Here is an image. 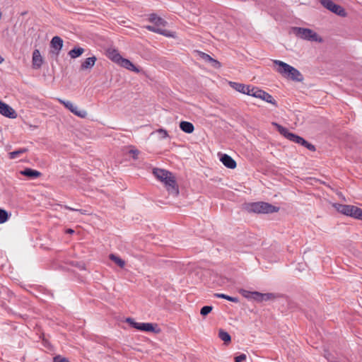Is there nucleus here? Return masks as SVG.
<instances>
[{
	"label": "nucleus",
	"instance_id": "obj_7",
	"mask_svg": "<svg viewBox=\"0 0 362 362\" xmlns=\"http://www.w3.org/2000/svg\"><path fill=\"white\" fill-rule=\"evenodd\" d=\"M320 2L325 8L332 13L341 17L346 16V12L344 8L340 5L336 4L332 0H320Z\"/></svg>",
	"mask_w": 362,
	"mask_h": 362
},
{
	"label": "nucleus",
	"instance_id": "obj_6",
	"mask_svg": "<svg viewBox=\"0 0 362 362\" xmlns=\"http://www.w3.org/2000/svg\"><path fill=\"white\" fill-rule=\"evenodd\" d=\"M295 33L299 37L313 42H321L322 39L320 38L317 34L309 28H295Z\"/></svg>",
	"mask_w": 362,
	"mask_h": 362
},
{
	"label": "nucleus",
	"instance_id": "obj_4",
	"mask_svg": "<svg viewBox=\"0 0 362 362\" xmlns=\"http://www.w3.org/2000/svg\"><path fill=\"white\" fill-rule=\"evenodd\" d=\"M273 124L276 127L279 132L283 135L284 137H286V139H288V140L294 142V143H296V144H300L303 146H305V148H307L308 150L311 151H315V147L314 145H313L312 144L310 143H308L307 141H305L303 137L301 136H299L295 134H293L291 132H289V131L278 124L277 123H273Z\"/></svg>",
	"mask_w": 362,
	"mask_h": 362
},
{
	"label": "nucleus",
	"instance_id": "obj_40",
	"mask_svg": "<svg viewBox=\"0 0 362 362\" xmlns=\"http://www.w3.org/2000/svg\"><path fill=\"white\" fill-rule=\"evenodd\" d=\"M139 152L138 150L132 149V150L129 151V153L133 155L134 159H137V156L139 155Z\"/></svg>",
	"mask_w": 362,
	"mask_h": 362
},
{
	"label": "nucleus",
	"instance_id": "obj_26",
	"mask_svg": "<svg viewBox=\"0 0 362 362\" xmlns=\"http://www.w3.org/2000/svg\"><path fill=\"white\" fill-rule=\"evenodd\" d=\"M350 205L341 204H334V206L337 209V211L340 212L342 214L348 216L349 209Z\"/></svg>",
	"mask_w": 362,
	"mask_h": 362
},
{
	"label": "nucleus",
	"instance_id": "obj_23",
	"mask_svg": "<svg viewBox=\"0 0 362 362\" xmlns=\"http://www.w3.org/2000/svg\"><path fill=\"white\" fill-rule=\"evenodd\" d=\"M361 209L353 205H350L348 216L358 219L361 215Z\"/></svg>",
	"mask_w": 362,
	"mask_h": 362
},
{
	"label": "nucleus",
	"instance_id": "obj_43",
	"mask_svg": "<svg viewBox=\"0 0 362 362\" xmlns=\"http://www.w3.org/2000/svg\"><path fill=\"white\" fill-rule=\"evenodd\" d=\"M74 230L73 229L69 228L66 230V233L72 234L74 233Z\"/></svg>",
	"mask_w": 362,
	"mask_h": 362
},
{
	"label": "nucleus",
	"instance_id": "obj_14",
	"mask_svg": "<svg viewBox=\"0 0 362 362\" xmlns=\"http://www.w3.org/2000/svg\"><path fill=\"white\" fill-rule=\"evenodd\" d=\"M275 298V296L273 293H262L257 291H253L252 293V298L257 302L267 301L269 300H273Z\"/></svg>",
	"mask_w": 362,
	"mask_h": 362
},
{
	"label": "nucleus",
	"instance_id": "obj_16",
	"mask_svg": "<svg viewBox=\"0 0 362 362\" xmlns=\"http://www.w3.org/2000/svg\"><path fill=\"white\" fill-rule=\"evenodd\" d=\"M20 174L22 175H24L25 177H28V178H30V179H35L37 177L42 176V173H40L36 170H33L32 168H25L23 170H21Z\"/></svg>",
	"mask_w": 362,
	"mask_h": 362
},
{
	"label": "nucleus",
	"instance_id": "obj_12",
	"mask_svg": "<svg viewBox=\"0 0 362 362\" xmlns=\"http://www.w3.org/2000/svg\"><path fill=\"white\" fill-rule=\"evenodd\" d=\"M63 47V40L59 37H54L50 42V53L58 55Z\"/></svg>",
	"mask_w": 362,
	"mask_h": 362
},
{
	"label": "nucleus",
	"instance_id": "obj_35",
	"mask_svg": "<svg viewBox=\"0 0 362 362\" xmlns=\"http://www.w3.org/2000/svg\"><path fill=\"white\" fill-rule=\"evenodd\" d=\"M252 293L251 291H248L247 290H245V289H241L240 291V293L244 296L245 298H248V299H251L252 298Z\"/></svg>",
	"mask_w": 362,
	"mask_h": 362
},
{
	"label": "nucleus",
	"instance_id": "obj_41",
	"mask_svg": "<svg viewBox=\"0 0 362 362\" xmlns=\"http://www.w3.org/2000/svg\"><path fill=\"white\" fill-rule=\"evenodd\" d=\"M325 358H326L328 361H331V362H334V361H333V356L331 355V354H329V353H328V352H325Z\"/></svg>",
	"mask_w": 362,
	"mask_h": 362
},
{
	"label": "nucleus",
	"instance_id": "obj_33",
	"mask_svg": "<svg viewBox=\"0 0 362 362\" xmlns=\"http://www.w3.org/2000/svg\"><path fill=\"white\" fill-rule=\"evenodd\" d=\"M64 207L70 211H78L81 214H89V213L86 210L79 209H76V208H72L69 206H64Z\"/></svg>",
	"mask_w": 362,
	"mask_h": 362
},
{
	"label": "nucleus",
	"instance_id": "obj_34",
	"mask_svg": "<svg viewBox=\"0 0 362 362\" xmlns=\"http://www.w3.org/2000/svg\"><path fill=\"white\" fill-rule=\"evenodd\" d=\"M199 52V55L202 57V59H203L206 62H209L210 63L213 59L211 57H210L209 54H207L204 52Z\"/></svg>",
	"mask_w": 362,
	"mask_h": 362
},
{
	"label": "nucleus",
	"instance_id": "obj_32",
	"mask_svg": "<svg viewBox=\"0 0 362 362\" xmlns=\"http://www.w3.org/2000/svg\"><path fill=\"white\" fill-rule=\"evenodd\" d=\"M212 309H213L212 306H208V305L204 306L200 310V314L203 316H206L211 312Z\"/></svg>",
	"mask_w": 362,
	"mask_h": 362
},
{
	"label": "nucleus",
	"instance_id": "obj_44",
	"mask_svg": "<svg viewBox=\"0 0 362 362\" xmlns=\"http://www.w3.org/2000/svg\"><path fill=\"white\" fill-rule=\"evenodd\" d=\"M4 61V57L0 55V64H1Z\"/></svg>",
	"mask_w": 362,
	"mask_h": 362
},
{
	"label": "nucleus",
	"instance_id": "obj_36",
	"mask_svg": "<svg viewBox=\"0 0 362 362\" xmlns=\"http://www.w3.org/2000/svg\"><path fill=\"white\" fill-rule=\"evenodd\" d=\"M53 362H69V361L65 357L57 355L53 358Z\"/></svg>",
	"mask_w": 362,
	"mask_h": 362
},
{
	"label": "nucleus",
	"instance_id": "obj_20",
	"mask_svg": "<svg viewBox=\"0 0 362 362\" xmlns=\"http://www.w3.org/2000/svg\"><path fill=\"white\" fill-rule=\"evenodd\" d=\"M97 60V58L95 56L88 57L85 59L83 62H82L81 65V70H86L91 69L94 66L95 62Z\"/></svg>",
	"mask_w": 362,
	"mask_h": 362
},
{
	"label": "nucleus",
	"instance_id": "obj_8",
	"mask_svg": "<svg viewBox=\"0 0 362 362\" xmlns=\"http://www.w3.org/2000/svg\"><path fill=\"white\" fill-rule=\"evenodd\" d=\"M251 96L259 98L267 103H271L276 107L277 106V103L276 100L272 97V95L265 92L264 90L259 89L257 87H252V93Z\"/></svg>",
	"mask_w": 362,
	"mask_h": 362
},
{
	"label": "nucleus",
	"instance_id": "obj_9",
	"mask_svg": "<svg viewBox=\"0 0 362 362\" xmlns=\"http://www.w3.org/2000/svg\"><path fill=\"white\" fill-rule=\"evenodd\" d=\"M132 327L134 328L145 332H155V327L152 323L136 322L132 318H127L126 320Z\"/></svg>",
	"mask_w": 362,
	"mask_h": 362
},
{
	"label": "nucleus",
	"instance_id": "obj_5",
	"mask_svg": "<svg viewBox=\"0 0 362 362\" xmlns=\"http://www.w3.org/2000/svg\"><path fill=\"white\" fill-rule=\"evenodd\" d=\"M273 124L276 127L279 132L283 135L284 137H286V139H288V140L294 142V143H296V144H300L303 146H305V148H307L308 150L311 151H315V147L314 145H313L312 144L310 143H308L307 141H305L303 137L301 136H299L295 134H293L291 132H289V131L278 124L277 123H273Z\"/></svg>",
	"mask_w": 362,
	"mask_h": 362
},
{
	"label": "nucleus",
	"instance_id": "obj_18",
	"mask_svg": "<svg viewBox=\"0 0 362 362\" xmlns=\"http://www.w3.org/2000/svg\"><path fill=\"white\" fill-rule=\"evenodd\" d=\"M222 163L230 169H234L236 167V162L230 156L223 154L221 158Z\"/></svg>",
	"mask_w": 362,
	"mask_h": 362
},
{
	"label": "nucleus",
	"instance_id": "obj_21",
	"mask_svg": "<svg viewBox=\"0 0 362 362\" xmlns=\"http://www.w3.org/2000/svg\"><path fill=\"white\" fill-rule=\"evenodd\" d=\"M180 128L182 131L187 134H191L194 130L192 123L186 121H182L180 123Z\"/></svg>",
	"mask_w": 362,
	"mask_h": 362
},
{
	"label": "nucleus",
	"instance_id": "obj_22",
	"mask_svg": "<svg viewBox=\"0 0 362 362\" xmlns=\"http://www.w3.org/2000/svg\"><path fill=\"white\" fill-rule=\"evenodd\" d=\"M149 21L153 23L156 26H165L166 23V22L163 19L158 17L156 14L154 13L150 15Z\"/></svg>",
	"mask_w": 362,
	"mask_h": 362
},
{
	"label": "nucleus",
	"instance_id": "obj_27",
	"mask_svg": "<svg viewBox=\"0 0 362 362\" xmlns=\"http://www.w3.org/2000/svg\"><path fill=\"white\" fill-rule=\"evenodd\" d=\"M109 258L112 262H114L117 265H118L120 268H123L125 266V262L123 259H122L119 257L114 254H110L109 255Z\"/></svg>",
	"mask_w": 362,
	"mask_h": 362
},
{
	"label": "nucleus",
	"instance_id": "obj_3",
	"mask_svg": "<svg viewBox=\"0 0 362 362\" xmlns=\"http://www.w3.org/2000/svg\"><path fill=\"white\" fill-rule=\"evenodd\" d=\"M245 209L248 212H252L256 214H272L278 212L279 208L272 205L267 202H258L246 204Z\"/></svg>",
	"mask_w": 362,
	"mask_h": 362
},
{
	"label": "nucleus",
	"instance_id": "obj_45",
	"mask_svg": "<svg viewBox=\"0 0 362 362\" xmlns=\"http://www.w3.org/2000/svg\"><path fill=\"white\" fill-rule=\"evenodd\" d=\"M360 213H361V215H360V217H359V218H358V219H359V220H362V209H361V211H360Z\"/></svg>",
	"mask_w": 362,
	"mask_h": 362
},
{
	"label": "nucleus",
	"instance_id": "obj_17",
	"mask_svg": "<svg viewBox=\"0 0 362 362\" xmlns=\"http://www.w3.org/2000/svg\"><path fill=\"white\" fill-rule=\"evenodd\" d=\"M107 57L112 62L118 64L122 59V56L119 53L118 50L112 48H110L107 50Z\"/></svg>",
	"mask_w": 362,
	"mask_h": 362
},
{
	"label": "nucleus",
	"instance_id": "obj_42",
	"mask_svg": "<svg viewBox=\"0 0 362 362\" xmlns=\"http://www.w3.org/2000/svg\"><path fill=\"white\" fill-rule=\"evenodd\" d=\"M46 347H47V353H49V351L52 352L53 351V346L52 345H50L47 341Z\"/></svg>",
	"mask_w": 362,
	"mask_h": 362
},
{
	"label": "nucleus",
	"instance_id": "obj_39",
	"mask_svg": "<svg viewBox=\"0 0 362 362\" xmlns=\"http://www.w3.org/2000/svg\"><path fill=\"white\" fill-rule=\"evenodd\" d=\"M157 132L161 134V137L163 139L167 138L168 136V133L165 129H158L157 130Z\"/></svg>",
	"mask_w": 362,
	"mask_h": 362
},
{
	"label": "nucleus",
	"instance_id": "obj_25",
	"mask_svg": "<svg viewBox=\"0 0 362 362\" xmlns=\"http://www.w3.org/2000/svg\"><path fill=\"white\" fill-rule=\"evenodd\" d=\"M84 52V49L82 47H74L71 49L69 52V55L71 58L75 59L78 57Z\"/></svg>",
	"mask_w": 362,
	"mask_h": 362
},
{
	"label": "nucleus",
	"instance_id": "obj_37",
	"mask_svg": "<svg viewBox=\"0 0 362 362\" xmlns=\"http://www.w3.org/2000/svg\"><path fill=\"white\" fill-rule=\"evenodd\" d=\"M210 63H211V66L215 69H219L221 66V63L214 58L212 59V60L211 61Z\"/></svg>",
	"mask_w": 362,
	"mask_h": 362
},
{
	"label": "nucleus",
	"instance_id": "obj_10",
	"mask_svg": "<svg viewBox=\"0 0 362 362\" xmlns=\"http://www.w3.org/2000/svg\"><path fill=\"white\" fill-rule=\"evenodd\" d=\"M59 101L65 106V107L69 110L75 115L81 118H85L87 116V112L86 110H79L78 107L71 101H64L62 100H60Z\"/></svg>",
	"mask_w": 362,
	"mask_h": 362
},
{
	"label": "nucleus",
	"instance_id": "obj_13",
	"mask_svg": "<svg viewBox=\"0 0 362 362\" xmlns=\"http://www.w3.org/2000/svg\"><path fill=\"white\" fill-rule=\"evenodd\" d=\"M229 86L241 93L247 94L251 96L252 87L250 86L245 85L237 82L229 81Z\"/></svg>",
	"mask_w": 362,
	"mask_h": 362
},
{
	"label": "nucleus",
	"instance_id": "obj_28",
	"mask_svg": "<svg viewBox=\"0 0 362 362\" xmlns=\"http://www.w3.org/2000/svg\"><path fill=\"white\" fill-rule=\"evenodd\" d=\"M9 217L10 214L6 210L0 209V224L6 222Z\"/></svg>",
	"mask_w": 362,
	"mask_h": 362
},
{
	"label": "nucleus",
	"instance_id": "obj_29",
	"mask_svg": "<svg viewBox=\"0 0 362 362\" xmlns=\"http://www.w3.org/2000/svg\"><path fill=\"white\" fill-rule=\"evenodd\" d=\"M216 296L218 298H223L233 303H238L239 300L238 298L227 296L223 293H216Z\"/></svg>",
	"mask_w": 362,
	"mask_h": 362
},
{
	"label": "nucleus",
	"instance_id": "obj_1",
	"mask_svg": "<svg viewBox=\"0 0 362 362\" xmlns=\"http://www.w3.org/2000/svg\"><path fill=\"white\" fill-rule=\"evenodd\" d=\"M153 175L160 181L164 182L167 190L171 194L177 196L179 194L178 187L175 176L172 173L160 168H154Z\"/></svg>",
	"mask_w": 362,
	"mask_h": 362
},
{
	"label": "nucleus",
	"instance_id": "obj_2",
	"mask_svg": "<svg viewBox=\"0 0 362 362\" xmlns=\"http://www.w3.org/2000/svg\"><path fill=\"white\" fill-rule=\"evenodd\" d=\"M273 62L277 66L276 71L284 77L294 81L301 82L303 81L302 74L296 68L280 60H274Z\"/></svg>",
	"mask_w": 362,
	"mask_h": 362
},
{
	"label": "nucleus",
	"instance_id": "obj_15",
	"mask_svg": "<svg viewBox=\"0 0 362 362\" xmlns=\"http://www.w3.org/2000/svg\"><path fill=\"white\" fill-rule=\"evenodd\" d=\"M119 65H120L121 66L128 69V70H130V71H132L135 73H139L141 72V69L138 67H136V66H134L129 59H124L123 57H122L121 60L119 61V62L118 63Z\"/></svg>",
	"mask_w": 362,
	"mask_h": 362
},
{
	"label": "nucleus",
	"instance_id": "obj_31",
	"mask_svg": "<svg viewBox=\"0 0 362 362\" xmlns=\"http://www.w3.org/2000/svg\"><path fill=\"white\" fill-rule=\"evenodd\" d=\"M25 151H26V150L25 148L12 151L8 153V157L10 159H15L21 154L24 153Z\"/></svg>",
	"mask_w": 362,
	"mask_h": 362
},
{
	"label": "nucleus",
	"instance_id": "obj_19",
	"mask_svg": "<svg viewBox=\"0 0 362 362\" xmlns=\"http://www.w3.org/2000/svg\"><path fill=\"white\" fill-rule=\"evenodd\" d=\"M32 62H33V66L35 69L40 68L42 64L43 59H42V57L41 56L40 52L37 49H36L33 52Z\"/></svg>",
	"mask_w": 362,
	"mask_h": 362
},
{
	"label": "nucleus",
	"instance_id": "obj_11",
	"mask_svg": "<svg viewBox=\"0 0 362 362\" xmlns=\"http://www.w3.org/2000/svg\"><path fill=\"white\" fill-rule=\"evenodd\" d=\"M0 114L6 117L15 119L17 117V113L14 109H13L8 104L2 102L0 100Z\"/></svg>",
	"mask_w": 362,
	"mask_h": 362
},
{
	"label": "nucleus",
	"instance_id": "obj_30",
	"mask_svg": "<svg viewBox=\"0 0 362 362\" xmlns=\"http://www.w3.org/2000/svg\"><path fill=\"white\" fill-rule=\"evenodd\" d=\"M218 336L220 339L223 340L224 342H229L231 340L230 334L223 330H220Z\"/></svg>",
	"mask_w": 362,
	"mask_h": 362
},
{
	"label": "nucleus",
	"instance_id": "obj_24",
	"mask_svg": "<svg viewBox=\"0 0 362 362\" xmlns=\"http://www.w3.org/2000/svg\"><path fill=\"white\" fill-rule=\"evenodd\" d=\"M146 28L150 31H152V32H154L156 33H159V34H161V35H163L165 36H170V35L169 34V32L168 30H163V29L158 28V26H156V25L154 26L147 25V26H146Z\"/></svg>",
	"mask_w": 362,
	"mask_h": 362
},
{
	"label": "nucleus",
	"instance_id": "obj_38",
	"mask_svg": "<svg viewBox=\"0 0 362 362\" xmlns=\"http://www.w3.org/2000/svg\"><path fill=\"white\" fill-rule=\"evenodd\" d=\"M246 355L245 354H242L236 357H235V362H242L246 360Z\"/></svg>",
	"mask_w": 362,
	"mask_h": 362
}]
</instances>
